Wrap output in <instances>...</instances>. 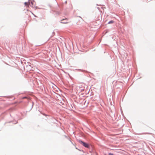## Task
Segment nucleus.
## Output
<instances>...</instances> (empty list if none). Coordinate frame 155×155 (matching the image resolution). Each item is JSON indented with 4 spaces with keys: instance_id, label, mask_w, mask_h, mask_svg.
Instances as JSON below:
<instances>
[{
    "instance_id": "nucleus-4",
    "label": "nucleus",
    "mask_w": 155,
    "mask_h": 155,
    "mask_svg": "<svg viewBox=\"0 0 155 155\" xmlns=\"http://www.w3.org/2000/svg\"><path fill=\"white\" fill-rule=\"evenodd\" d=\"M113 23H114V21H110L108 22V24Z\"/></svg>"
},
{
    "instance_id": "nucleus-5",
    "label": "nucleus",
    "mask_w": 155,
    "mask_h": 155,
    "mask_svg": "<svg viewBox=\"0 0 155 155\" xmlns=\"http://www.w3.org/2000/svg\"><path fill=\"white\" fill-rule=\"evenodd\" d=\"M109 155H113V154L112 153H109Z\"/></svg>"
},
{
    "instance_id": "nucleus-3",
    "label": "nucleus",
    "mask_w": 155,
    "mask_h": 155,
    "mask_svg": "<svg viewBox=\"0 0 155 155\" xmlns=\"http://www.w3.org/2000/svg\"><path fill=\"white\" fill-rule=\"evenodd\" d=\"M24 4H25V5L26 6H28V3L27 2H25Z\"/></svg>"
},
{
    "instance_id": "nucleus-1",
    "label": "nucleus",
    "mask_w": 155,
    "mask_h": 155,
    "mask_svg": "<svg viewBox=\"0 0 155 155\" xmlns=\"http://www.w3.org/2000/svg\"><path fill=\"white\" fill-rule=\"evenodd\" d=\"M80 143L82 144L84 147H88V145L87 143H86L83 141H81Z\"/></svg>"
},
{
    "instance_id": "nucleus-2",
    "label": "nucleus",
    "mask_w": 155,
    "mask_h": 155,
    "mask_svg": "<svg viewBox=\"0 0 155 155\" xmlns=\"http://www.w3.org/2000/svg\"><path fill=\"white\" fill-rule=\"evenodd\" d=\"M65 20H67V19L66 18L65 19H63L61 20V23H66V24L68 23V22H67L66 21H64Z\"/></svg>"
}]
</instances>
